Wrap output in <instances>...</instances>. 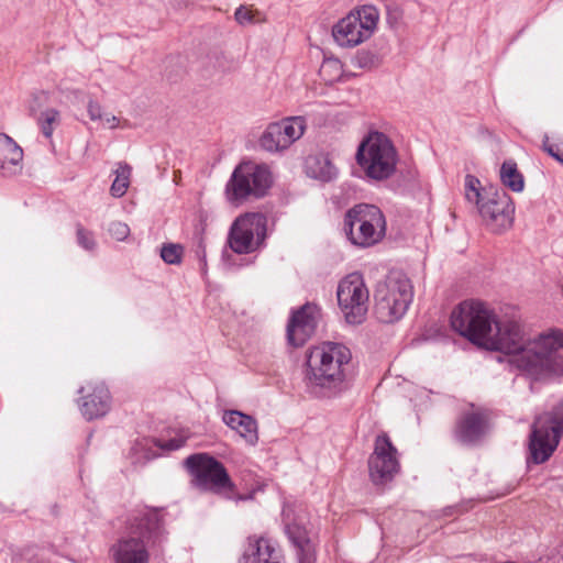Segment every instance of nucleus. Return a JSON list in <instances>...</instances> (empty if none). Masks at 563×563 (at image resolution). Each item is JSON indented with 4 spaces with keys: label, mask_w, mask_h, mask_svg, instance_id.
<instances>
[{
    "label": "nucleus",
    "mask_w": 563,
    "mask_h": 563,
    "mask_svg": "<svg viewBox=\"0 0 563 563\" xmlns=\"http://www.w3.org/2000/svg\"><path fill=\"white\" fill-rule=\"evenodd\" d=\"M185 464L194 476V485L201 490L220 493L234 487L223 464L206 453L188 456Z\"/></svg>",
    "instance_id": "f8f14e48"
},
{
    "label": "nucleus",
    "mask_w": 563,
    "mask_h": 563,
    "mask_svg": "<svg viewBox=\"0 0 563 563\" xmlns=\"http://www.w3.org/2000/svg\"><path fill=\"white\" fill-rule=\"evenodd\" d=\"M351 357V351L341 343L323 342L312 347L307 357V388L319 397L341 393L345 387Z\"/></svg>",
    "instance_id": "f03ea898"
},
{
    "label": "nucleus",
    "mask_w": 563,
    "mask_h": 563,
    "mask_svg": "<svg viewBox=\"0 0 563 563\" xmlns=\"http://www.w3.org/2000/svg\"><path fill=\"white\" fill-rule=\"evenodd\" d=\"M267 219L260 212L239 216L231 224L227 245L235 254H250L260 249L266 238Z\"/></svg>",
    "instance_id": "9d476101"
},
{
    "label": "nucleus",
    "mask_w": 563,
    "mask_h": 563,
    "mask_svg": "<svg viewBox=\"0 0 563 563\" xmlns=\"http://www.w3.org/2000/svg\"><path fill=\"white\" fill-rule=\"evenodd\" d=\"M286 533L298 550L299 563H314V548L305 526V515H295L294 510L286 508L283 511Z\"/></svg>",
    "instance_id": "f3484780"
},
{
    "label": "nucleus",
    "mask_w": 563,
    "mask_h": 563,
    "mask_svg": "<svg viewBox=\"0 0 563 563\" xmlns=\"http://www.w3.org/2000/svg\"><path fill=\"white\" fill-rule=\"evenodd\" d=\"M132 168L126 163H119L115 169V178L111 185L110 192L113 197H122L130 185V176Z\"/></svg>",
    "instance_id": "393cba45"
},
{
    "label": "nucleus",
    "mask_w": 563,
    "mask_h": 563,
    "mask_svg": "<svg viewBox=\"0 0 563 563\" xmlns=\"http://www.w3.org/2000/svg\"><path fill=\"white\" fill-rule=\"evenodd\" d=\"M379 63L380 60L378 55L367 49L358 51L353 58V64L363 69L377 67Z\"/></svg>",
    "instance_id": "c756f323"
},
{
    "label": "nucleus",
    "mask_w": 563,
    "mask_h": 563,
    "mask_svg": "<svg viewBox=\"0 0 563 563\" xmlns=\"http://www.w3.org/2000/svg\"><path fill=\"white\" fill-rule=\"evenodd\" d=\"M77 241L86 250H93L96 247L92 233L85 230L80 224L77 225Z\"/></svg>",
    "instance_id": "7c9ffc66"
},
{
    "label": "nucleus",
    "mask_w": 563,
    "mask_h": 563,
    "mask_svg": "<svg viewBox=\"0 0 563 563\" xmlns=\"http://www.w3.org/2000/svg\"><path fill=\"white\" fill-rule=\"evenodd\" d=\"M319 73L325 82H335L343 74L342 63L338 58H325L321 64Z\"/></svg>",
    "instance_id": "a878e982"
},
{
    "label": "nucleus",
    "mask_w": 563,
    "mask_h": 563,
    "mask_svg": "<svg viewBox=\"0 0 563 563\" xmlns=\"http://www.w3.org/2000/svg\"><path fill=\"white\" fill-rule=\"evenodd\" d=\"M134 521L133 526L142 537H124L113 543L109 550L113 563H148L150 554L144 538L161 533L162 516L156 510H145Z\"/></svg>",
    "instance_id": "39448f33"
},
{
    "label": "nucleus",
    "mask_w": 563,
    "mask_h": 563,
    "mask_svg": "<svg viewBox=\"0 0 563 563\" xmlns=\"http://www.w3.org/2000/svg\"><path fill=\"white\" fill-rule=\"evenodd\" d=\"M109 232L115 240L123 241L128 238L130 228L123 222H113L110 224Z\"/></svg>",
    "instance_id": "2f4dec72"
},
{
    "label": "nucleus",
    "mask_w": 563,
    "mask_h": 563,
    "mask_svg": "<svg viewBox=\"0 0 563 563\" xmlns=\"http://www.w3.org/2000/svg\"><path fill=\"white\" fill-rule=\"evenodd\" d=\"M500 180L504 186L508 187L515 192H520L523 190V176L518 170L517 164L514 161L504 162L500 168Z\"/></svg>",
    "instance_id": "b1692460"
},
{
    "label": "nucleus",
    "mask_w": 563,
    "mask_h": 563,
    "mask_svg": "<svg viewBox=\"0 0 563 563\" xmlns=\"http://www.w3.org/2000/svg\"><path fill=\"white\" fill-rule=\"evenodd\" d=\"M184 249L179 244L168 243L164 244L161 249L162 260L169 265H177L181 263Z\"/></svg>",
    "instance_id": "c85d7f7f"
},
{
    "label": "nucleus",
    "mask_w": 563,
    "mask_h": 563,
    "mask_svg": "<svg viewBox=\"0 0 563 563\" xmlns=\"http://www.w3.org/2000/svg\"><path fill=\"white\" fill-rule=\"evenodd\" d=\"M488 418L481 410L464 412L456 421L454 435L463 444L477 442L487 431Z\"/></svg>",
    "instance_id": "6ab92c4d"
},
{
    "label": "nucleus",
    "mask_w": 563,
    "mask_h": 563,
    "mask_svg": "<svg viewBox=\"0 0 563 563\" xmlns=\"http://www.w3.org/2000/svg\"><path fill=\"white\" fill-rule=\"evenodd\" d=\"M386 230V218L374 205H356L344 216L345 234L355 246L367 249L378 244L385 238Z\"/></svg>",
    "instance_id": "20e7f679"
},
{
    "label": "nucleus",
    "mask_w": 563,
    "mask_h": 563,
    "mask_svg": "<svg viewBox=\"0 0 563 563\" xmlns=\"http://www.w3.org/2000/svg\"><path fill=\"white\" fill-rule=\"evenodd\" d=\"M336 297L344 319L350 324H361L368 311L369 292L357 273L345 276L338 286Z\"/></svg>",
    "instance_id": "9b49d317"
},
{
    "label": "nucleus",
    "mask_w": 563,
    "mask_h": 563,
    "mask_svg": "<svg viewBox=\"0 0 563 563\" xmlns=\"http://www.w3.org/2000/svg\"><path fill=\"white\" fill-rule=\"evenodd\" d=\"M271 185L272 175L265 165L242 163L227 183L225 196L230 203L240 206L251 198L265 196Z\"/></svg>",
    "instance_id": "0eeeda50"
},
{
    "label": "nucleus",
    "mask_w": 563,
    "mask_h": 563,
    "mask_svg": "<svg viewBox=\"0 0 563 563\" xmlns=\"http://www.w3.org/2000/svg\"><path fill=\"white\" fill-rule=\"evenodd\" d=\"M234 18H235L236 22L241 25L253 22V15H252L251 10L243 5L239 7L235 10Z\"/></svg>",
    "instance_id": "473e14b6"
},
{
    "label": "nucleus",
    "mask_w": 563,
    "mask_h": 563,
    "mask_svg": "<svg viewBox=\"0 0 563 563\" xmlns=\"http://www.w3.org/2000/svg\"><path fill=\"white\" fill-rule=\"evenodd\" d=\"M543 150L551 155L553 158H555L558 162L563 164V147H560L558 145L549 144L548 137H545V141L543 142Z\"/></svg>",
    "instance_id": "72a5a7b5"
},
{
    "label": "nucleus",
    "mask_w": 563,
    "mask_h": 563,
    "mask_svg": "<svg viewBox=\"0 0 563 563\" xmlns=\"http://www.w3.org/2000/svg\"><path fill=\"white\" fill-rule=\"evenodd\" d=\"M320 309L317 305L307 302L291 312L287 323V340L295 347L302 346L313 335Z\"/></svg>",
    "instance_id": "dca6fc26"
},
{
    "label": "nucleus",
    "mask_w": 563,
    "mask_h": 563,
    "mask_svg": "<svg viewBox=\"0 0 563 563\" xmlns=\"http://www.w3.org/2000/svg\"><path fill=\"white\" fill-rule=\"evenodd\" d=\"M563 434V401L553 413L537 418L532 424L529 439L530 459L536 464L544 463L550 459L559 445Z\"/></svg>",
    "instance_id": "6e6552de"
},
{
    "label": "nucleus",
    "mask_w": 563,
    "mask_h": 563,
    "mask_svg": "<svg viewBox=\"0 0 563 563\" xmlns=\"http://www.w3.org/2000/svg\"><path fill=\"white\" fill-rule=\"evenodd\" d=\"M146 444H147V440H143V441L136 442L134 444V446L132 448V451L136 452L139 450V448L144 446Z\"/></svg>",
    "instance_id": "58836bf2"
},
{
    "label": "nucleus",
    "mask_w": 563,
    "mask_h": 563,
    "mask_svg": "<svg viewBox=\"0 0 563 563\" xmlns=\"http://www.w3.org/2000/svg\"><path fill=\"white\" fill-rule=\"evenodd\" d=\"M306 130V121L302 117H290L279 122L271 123L263 133L260 144L268 152L287 150L299 140Z\"/></svg>",
    "instance_id": "4468645a"
},
{
    "label": "nucleus",
    "mask_w": 563,
    "mask_h": 563,
    "mask_svg": "<svg viewBox=\"0 0 563 563\" xmlns=\"http://www.w3.org/2000/svg\"><path fill=\"white\" fill-rule=\"evenodd\" d=\"M378 19L379 13L374 5H363L338 21L332 27V36L342 47L357 46L373 35Z\"/></svg>",
    "instance_id": "1a4fd4ad"
},
{
    "label": "nucleus",
    "mask_w": 563,
    "mask_h": 563,
    "mask_svg": "<svg viewBox=\"0 0 563 563\" xmlns=\"http://www.w3.org/2000/svg\"><path fill=\"white\" fill-rule=\"evenodd\" d=\"M450 321L452 329L470 342L509 355V363L531 379L563 374V333L560 331L527 339L518 321L498 320L487 305L475 300L455 307Z\"/></svg>",
    "instance_id": "f257e3e1"
},
{
    "label": "nucleus",
    "mask_w": 563,
    "mask_h": 563,
    "mask_svg": "<svg viewBox=\"0 0 563 563\" xmlns=\"http://www.w3.org/2000/svg\"><path fill=\"white\" fill-rule=\"evenodd\" d=\"M223 422L235 430L246 443L255 445L258 441L256 420L238 410H229L223 413Z\"/></svg>",
    "instance_id": "4be33fe9"
},
{
    "label": "nucleus",
    "mask_w": 563,
    "mask_h": 563,
    "mask_svg": "<svg viewBox=\"0 0 563 563\" xmlns=\"http://www.w3.org/2000/svg\"><path fill=\"white\" fill-rule=\"evenodd\" d=\"M78 393L81 394L79 409L85 419H99L109 412L111 395L104 383H91L87 387H80Z\"/></svg>",
    "instance_id": "a211bd4d"
},
{
    "label": "nucleus",
    "mask_w": 563,
    "mask_h": 563,
    "mask_svg": "<svg viewBox=\"0 0 563 563\" xmlns=\"http://www.w3.org/2000/svg\"><path fill=\"white\" fill-rule=\"evenodd\" d=\"M88 114H89V118L92 121L102 120L103 119L101 106L99 103L95 102V101H89V103H88Z\"/></svg>",
    "instance_id": "c9c22d12"
},
{
    "label": "nucleus",
    "mask_w": 563,
    "mask_h": 563,
    "mask_svg": "<svg viewBox=\"0 0 563 563\" xmlns=\"http://www.w3.org/2000/svg\"><path fill=\"white\" fill-rule=\"evenodd\" d=\"M356 161L366 176L375 180H383L395 173L397 152L387 135L375 131L361 142Z\"/></svg>",
    "instance_id": "423d86ee"
},
{
    "label": "nucleus",
    "mask_w": 563,
    "mask_h": 563,
    "mask_svg": "<svg viewBox=\"0 0 563 563\" xmlns=\"http://www.w3.org/2000/svg\"><path fill=\"white\" fill-rule=\"evenodd\" d=\"M375 314L384 323L399 320L413 298L410 279L401 272H390L375 290Z\"/></svg>",
    "instance_id": "7ed1b4c3"
},
{
    "label": "nucleus",
    "mask_w": 563,
    "mask_h": 563,
    "mask_svg": "<svg viewBox=\"0 0 563 563\" xmlns=\"http://www.w3.org/2000/svg\"><path fill=\"white\" fill-rule=\"evenodd\" d=\"M402 12L398 7H387V22L395 26L401 19Z\"/></svg>",
    "instance_id": "f704fd0d"
},
{
    "label": "nucleus",
    "mask_w": 563,
    "mask_h": 563,
    "mask_svg": "<svg viewBox=\"0 0 563 563\" xmlns=\"http://www.w3.org/2000/svg\"><path fill=\"white\" fill-rule=\"evenodd\" d=\"M240 563H282L280 552L265 538H249Z\"/></svg>",
    "instance_id": "412c9836"
},
{
    "label": "nucleus",
    "mask_w": 563,
    "mask_h": 563,
    "mask_svg": "<svg viewBox=\"0 0 563 563\" xmlns=\"http://www.w3.org/2000/svg\"><path fill=\"white\" fill-rule=\"evenodd\" d=\"M369 477L376 485H383L394 478L399 471L397 449L386 433L378 434L374 452L368 459Z\"/></svg>",
    "instance_id": "ddd939ff"
},
{
    "label": "nucleus",
    "mask_w": 563,
    "mask_h": 563,
    "mask_svg": "<svg viewBox=\"0 0 563 563\" xmlns=\"http://www.w3.org/2000/svg\"><path fill=\"white\" fill-rule=\"evenodd\" d=\"M23 150L9 135L0 133V174L4 177L22 170Z\"/></svg>",
    "instance_id": "aec40b11"
},
{
    "label": "nucleus",
    "mask_w": 563,
    "mask_h": 563,
    "mask_svg": "<svg viewBox=\"0 0 563 563\" xmlns=\"http://www.w3.org/2000/svg\"><path fill=\"white\" fill-rule=\"evenodd\" d=\"M478 212L490 231L500 233L511 227L515 207L506 192H495L479 205Z\"/></svg>",
    "instance_id": "2eb2a0df"
},
{
    "label": "nucleus",
    "mask_w": 563,
    "mask_h": 563,
    "mask_svg": "<svg viewBox=\"0 0 563 563\" xmlns=\"http://www.w3.org/2000/svg\"><path fill=\"white\" fill-rule=\"evenodd\" d=\"M60 123L59 112L55 109H48L42 113L41 131L43 135L49 139L53 131Z\"/></svg>",
    "instance_id": "cd10ccee"
},
{
    "label": "nucleus",
    "mask_w": 563,
    "mask_h": 563,
    "mask_svg": "<svg viewBox=\"0 0 563 563\" xmlns=\"http://www.w3.org/2000/svg\"><path fill=\"white\" fill-rule=\"evenodd\" d=\"M305 167L309 177L321 181H330L336 176V168L327 154L308 156Z\"/></svg>",
    "instance_id": "5701e85b"
},
{
    "label": "nucleus",
    "mask_w": 563,
    "mask_h": 563,
    "mask_svg": "<svg viewBox=\"0 0 563 563\" xmlns=\"http://www.w3.org/2000/svg\"><path fill=\"white\" fill-rule=\"evenodd\" d=\"M102 120L104 121V124L111 129H114L119 123V119L112 114H106Z\"/></svg>",
    "instance_id": "4c0bfd02"
},
{
    "label": "nucleus",
    "mask_w": 563,
    "mask_h": 563,
    "mask_svg": "<svg viewBox=\"0 0 563 563\" xmlns=\"http://www.w3.org/2000/svg\"><path fill=\"white\" fill-rule=\"evenodd\" d=\"M184 443H185L184 439H170V440L159 444V446L163 450L175 451V450L180 449L184 445Z\"/></svg>",
    "instance_id": "e433bc0d"
},
{
    "label": "nucleus",
    "mask_w": 563,
    "mask_h": 563,
    "mask_svg": "<svg viewBox=\"0 0 563 563\" xmlns=\"http://www.w3.org/2000/svg\"><path fill=\"white\" fill-rule=\"evenodd\" d=\"M464 187L465 198L467 201L476 203L477 208H479V205L484 202L481 195L479 180L475 176L468 174L465 176Z\"/></svg>",
    "instance_id": "bb28decb"
}]
</instances>
